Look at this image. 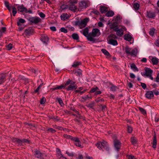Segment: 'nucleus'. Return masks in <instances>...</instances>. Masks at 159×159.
<instances>
[{"instance_id": "obj_1", "label": "nucleus", "mask_w": 159, "mask_h": 159, "mask_svg": "<svg viewBox=\"0 0 159 159\" xmlns=\"http://www.w3.org/2000/svg\"><path fill=\"white\" fill-rule=\"evenodd\" d=\"M125 50L128 56H130L132 57H136L137 56L138 50L136 48L132 49L128 46H126L125 47Z\"/></svg>"}, {"instance_id": "obj_2", "label": "nucleus", "mask_w": 159, "mask_h": 159, "mask_svg": "<svg viewBox=\"0 0 159 159\" xmlns=\"http://www.w3.org/2000/svg\"><path fill=\"white\" fill-rule=\"evenodd\" d=\"M96 145L99 149H102L104 148L107 151H109L110 150L107 143L103 140L102 142H98Z\"/></svg>"}, {"instance_id": "obj_3", "label": "nucleus", "mask_w": 159, "mask_h": 159, "mask_svg": "<svg viewBox=\"0 0 159 159\" xmlns=\"http://www.w3.org/2000/svg\"><path fill=\"white\" fill-rule=\"evenodd\" d=\"M83 34L87 37L88 40L93 43L95 42L96 39L94 38H93L91 37L90 33L89 34V30L87 28H85L83 30Z\"/></svg>"}, {"instance_id": "obj_4", "label": "nucleus", "mask_w": 159, "mask_h": 159, "mask_svg": "<svg viewBox=\"0 0 159 159\" xmlns=\"http://www.w3.org/2000/svg\"><path fill=\"white\" fill-rule=\"evenodd\" d=\"M152 70H151L150 68H146L145 70V72L144 73L141 72V74L143 76H146L149 77L151 80H153V78L152 76Z\"/></svg>"}, {"instance_id": "obj_5", "label": "nucleus", "mask_w": 159, "mask_h": 159, "mask_svg": "<svg viewBox=\"0 0 159 159\" xmlns=\"http://www.w3.org/2000/svg\"><path fill=\"white\" fill-rule=\"evenodd\" d=\"M126 30V28L124 26H122L120 29L116 28L115 29L114 31L116 32V34L119 37L122 36L124 34V32Z\"/></svg>"}, {"instance_id": "obj_6", "label": "nucleus", "mask_w": 159, "mask_h": 159, "mask_svg": "<svg viewBox=\"0 0 159 159\" xmlns=\"http://www.w3.org/2000/svg\"><path fill=\"white\" fill-rule=\"evenodd\" d=\"M101 34L100 30L97 28L93 29L91 32L90 33L91 37L93 38L95 37H98Z\"/></svg>"}, {"instance_id": "obj_7", "label": "nucleus", "mask_w": 159, "mask_h": 159, "mask_svg": "<svg viewBox=\"0 0 159 159\" xmlns=\"http://www.w3.org/2000/svg\"><path fill=\"white\" fill-rule=\"evenodd\" d=\"M89 6V3L88 2L82 1L79 3V9L81 10L85 9Z\"/></svg>"}, {"instance_id": "obj_8", "label": "nucleus", "mask_w": 159, "mask_h": 159, "mask_svg": "<svg viewBox=\"0 0 159 159\" xmlns=\"http://www.w3.org/2000/svg\"><path fill=\"white\" fill-rule=\"evenodd\" d=\"M29 21L33 23L37 24L40 22L41 19L39 17H31L29 18Z\"/></svg>"}, {"instance_id": "obj_9", "label": "nucleus", "mask_w": 159, "mask_h": 159, "mask_svg": "<svg viewBox=\"0 0 159 159\" xmlns=\"http://www.w3.org/2000/svg\"><path fill=\"white\" fill-rule=\"evenodd\" d=\"M71 140L74 142L75 145L76 146L81 148L83 147V146L81 145L80 140L78 138L73 137Z\"/></svg>"}, {"instance_id": "obj_10", "label": "nucleus", "mask_w": 159, "mask_h": 159, "mask_svg": "<svg viewBox=\"0 0 159 159\" xmlns=\"http://www.w3.org/2000/svg\"><path fill=\"white\" fill-rule=\"evenodd\" d=\"M34 155L36 157L39 159H44V156L46 155L42 153L40 151H36L34 152Z\"/></svg>"}, {"instance_id": "obj_11", "label": "nucleus", "mask_w": 159, "mask_h": 159, "mask_svg": "<svg viewBox=\"0 0 159 159\" xmlns=\"http://www.w3.org/2000/svg\"><path fill=\"white\" fill-rule=\"evenodd\" d=\"M75 83L72 81L69 86L66 88L67 90H70L73 89H75L77 88L75 84Z\"/></svg>"}, {"instance_id": "obj_12", "label": "nucleus", "mask_w": 159, "mask_h": 159, "mask_svg": "<svg viewBox=\"0 0 159 159\" xmlns=\"http://www.w3.org/2000/svg\"><path fill=\"white\" fill-rule=\"evenodd\" d=\"M114 145L115 148L118 151L121 146V143L119 140L116 139L114 140Z\"/></svg>"}, {"instance_id": "obj_13", "label": "nucleus", "mask_w": 159, "mask_h": 159, "mask_svg": "<svg viewBox=\"0 0 159 159\" xmlns=\"http://www.w3.org/2000/svg\"><path fill=\"white\" fill-rule=\"evenodd\" d=\"M69 9L75 12L78 9L77 6L74 4L69 3L68 6Z\"/></svg>"}, {"instance_id": "obj_14", "label": "nucleus", "mask_w": 159, "mask_h": 159, "mask_svg": "<svg viewBox=\"0 0 159 159\" xmlns=\"http://www.w3.org/2000/svg\"><path fill=\"white\" fill-rule=\"evenodd\" d=\"M149 59L151 60L152 64L154 65H157L159 62V59L156 57H153L150 56L149 57Z\"/></svg>"}, {"instance_id": "obj_15", "label": "nucleus", "mask_w": 159, "mask_h": 159, "mask_svg": "<svg viewBox=\"0 0 159 159\" xmlns=\"http://www.w3.org/2000/svg\"><path fill=\"white\" fill-rule=\"evenodd\" d=\"M89 21V19L86 18L82 20L79 23V25L80 26L82 27H85L86 26L87 23Z\"/></svg>"}, {"instance_id": "obj_16", "label": "nucleus", "mask_w": 159, "mask_h": 159, "mask_svg": "<svg viewBox=\"0 0 159 159\" xmlns=\"http://www.w3.org/2000/svg\"><path fill=\"white\" fill-rule=\"evenodd\" d=\"M152 147L154 149H155L156 148L157 145V137L155 134L153 135V141L152 143Z\"/></svg>"}, {"instance_id": "obj_17", "label": "nucleus", "mask_w": 159, "mask_h": 159, "mask_svg": "<svg viewBox=\"0 0 159 159\" xmlns=\"http://www.w3.org/2000/svg\"><path fill=\"white\" fill-rule=\"evenodd\" d=\"M146 97L148 99H151L153 97V93L152 91H148L145 94Z\"/></svg>"}, {"instance_id": "obj_18", "label": "nucleus", "mask_w": 159, "mask_h": 159, "mask_svg": "<svg viewBox=\"0 0 159 159\" xmlns=\"http://www.w3.org/2000/svg\"><path fill=\"white\" fill-rule=\"evenodd\" d=\"M60 17L61 20H65L69 19V18H70V16L66 13H63L61 15Z\"/></svg>"}, {"instance_id": "obj_19", "label": "nucleus", "mask_w": 159, "mask_h": 159, "mask_svg": "<svg viewBox=\"0 0 159 159\" xmlns=\"http://www.w3.org/2000/svg\"><path fill=\"white\" fill-rule=\"evenodd\" d=\"M26 8L23 5L19 6L17 7L18 11L21 12H25Z\"/></svg>"}, {"instance_id": "obj_20", "label": "nucleus", "mask_w": 159, "mask_h": 159, "mask_svg": "<svg viewBox=\"0 0 159 159\" xmlns=\"http://www.w3.org/2000/svg\"><path fill=\"white\" fill-rule=\"evenodd\" d=\"M41 40L43 43L47 44L49 41V38L47 36L44 35L41 36Z\"/></svg>"}, {"instance_id": "obj_21", "label": "nucleus", "mask_w": 159, "mask_h": 159, "mask_svg": "<svg viewBox=\"0 0 159 159\" xmlns=\"http://www.w3.org/2000/svg\"><path fill=\"white\" fill-rule=\"evenodd\" d=\"M6 77V75L4 74H2L0 75V84L5 81Z\"/></svg>"}, {"instance_id": "obj_22", "label": "nucleus", "mask_w": 159, "mask_h": 159, "mask_svg": "<svg viewBox=\"0 0 159 159\" xmlns=\"http://www.w3.org/2000/svg\"><path fill=\"white\" fill-rule=\"evenodd\" d=\"M108 43L114 46L117 45L118 43L116 40L112 39H110Z\"/></svg>"}, {"instance_id": "obj_23", "label": "nucleus", "mask_w": 159, "mask_h": 159, "mask_svg": "<svg viewBox=\"0 0 159 159\" xmlns=\"http://www.w3.org/2000/svg\"><path fill=\"white\" fill-rule=\"evenodd\" d=\"M113 20L115 21V23H118L121 21V17L120 15H118L116 16L113 17Z\"/></svg>"}, {"instance_id": "obj_24", "label": "nucleus", "mask_w": 159, "mask_h": 159, "mask_svg": "<svg viewBox=\"0 0 159 159\" xmlns=\"http://www.w3.org/2000/svg\"><path fill=\"white\" fill-rule=\"evenodd\" d=\"M100 10L101 13L103 14L107 12L108 9L107 7L104 6H102L100 7Z\"/></svg>"}, {"instance_id": "obj_25", "label": "nucleus", "mask_w": 159, "mask_h": 159, "mask_svg": "<svg viewBox=\"0 0 159 159\" xmlns=\"http://www.w3.org/2000/svg\"><path fill=\"white\" fill-rule=\"evenodd\" d=\"M33 29L32 28H29L25 30V32L26 35H28L31 34L33 32Z\"/></svg>"}, {"instance_id": "obj_26", "label": "nucleus", "mask_w": 159, "mask_h": 159, "mask_svg": "<svg viewBox=\"0 0 159 159\" xmlns=\"http://www.w3.org/2000/svg\"><path fill=\"white\" fill-rule=\"evenodd\" d=\"M124 39L129 41H131L132 39V37L129 34H126L124 36Z\"/></svg>"}, {"instance_id": "obj_27", "label": "nucleus", "mask_w": 159, "mask_h": 159, "mask_svg": "<svg viewBox=\"0 0 159 159\" xmlns=\"http://www.w3.org/2000/svg\"><path fill=\"white\" fill-rule=\"evenodd\" d=\"M133 6L135 10L137 11L139 10L140 7V5L139 2L134 3L133 4Z\"/></svg>"}, {"instance_id": "obj_28", "label": "nucleus", "mask_w": 159, "mask_h": 159, "mask_svg": "<svg viewBox=\"0 0 159 159\" xmlns=\"http://www.w3.org/2000/svg\"><path fill=\"white\" fill-rule=\"evenodd\" d=\"M56 152L57 153V156L58 157L60 158L62 157L63 155L61 154V151L59 149L57 148L56 149Z\"/></svg>"}, {"instance_id": "obj_29", "label": "nucleus", "mask_w": 159, "mask_h": 159, "mask_svg": "<svg viewBox=\"0 0 159 159\" xmlns=\"http://www.w3.org/2000/svg\"><path fill=\"white\" fill-rule=\"evenodd\" d=\"M114 15V12L112 11H110L107 12L106 16L108 17H112Z\"/></svg>"}, {"instance_id": "obj_30", "label": "nucleus", "mask_w": 159, "mask_h": 159, "mask_svg": "<svg viewBox=\"0 0 159 159\" xmlns=\"http://www.w3.org/2000/svg\"><path fill=\"white\" fill-rule=\"evenodd\" d=\"M147 16L149 18H152L154 17L155 15L154 12L150 11L148 12Z\"/></svg>"}, {"instance_id": "obj_31", "label": "nucleus", "mask_w": 159, "mask_h": 159, "mask_svg": "<svg viewBox=\"0 0 159 159\" xmlns=\"http://www.w3.org/2000/svg\"><path fill=\"white\" fill-rule=\"evenodd\" d=\"M130 67L134 71H138V69L134 64H132L130 65Z\"/></svg>"}, {"instance_id": "obj_32", "label": "nucleus", "mask_w": 159, "mask_h": 159, "mask_svg": "<svg viewBox=\"0 0 159 159\" xmlns=\"http://www.w3.org/2000/svg\"><path fill=\"white\" fill-rule=\"evenodd\" d=\"M25 22V20L23 19L20 18L19 20V21L17 22V25L18 26L21 25V24H23Z\"/></svg>"}, {"instance_id": "obj_33", "label": "nucleus", "mask_w": 159, "mask_h": 159, "mask_svg": "<svg viewBox=\"0 0 159 159\" xmlns=\"http://www.w3.org/2000/svg\"><path fill=\"white\" fill-rule=\"evenodd\" d=\"M131 142L133 144L135 145L137 143V139L135 138H132L131 139Z\"/></svg>"}, {"instance_id": "obj_34", "label": "nucleus", "mask_w": 159, "mask_h": 159, "mask_svg": "<svg viewBox=\"0 0 159 159\" xmlns=\"http://www.w3.org/2000/svg\"><path fill=\"white\" fill-rule=\"evenodd\" d=\"M65 88V86H57L56 87H55L53 88H52V90L54 91L55 90H56L59 89H64Z\"/></svg>"}, {"instance_id": "obj_35", "label": "nucleus", "mask_w": 159, "mask_h": 159, "mask_svg": "<svg viewBox=\"0 0 159 159\" xmlns=\"http://www.w3.org/2000/svg\"><path fill=\"white\" fill-rule=\"evenodd\" d=\"M81 64V63L80 62L75 61L74 62L72 65V66L74 67H76L78 66H79Z\"/></svg>"}, {"instance_id": "obj_36", "label": "nucleus", "mask_w": 159, "mask_h": 159, "mask_svg": "<svg viewBox=\"0 0 159 159\" xmlns=\"http://www.w3.org/2000/svg\"><path fill=\"white\" fill-rule=\"evenodd\" d=\"M72 36L74 39L78 40L79 38L78 35L76 34H72Z\"/></svg>"}, {"instance_id": "obj_37", "label": "nucleus", "mask_w": 159, "mask_h": 159, "mask_svg": "<svg viewBox=\"0 0 159 159\" xmlns=\"http://www.w3.org/2000/svg\"><path fill=\"white\" fill-rule=\"evenodd\" d=\"M139 109L143 114L145 115L146 114V112L145 110L140 107H139Z\"/></svg>"}, {"instance_id": "obj_38", "label": "nucleus", "mask_w": 159, "mask_h": 159, "mask_svg": "<svg viewBox=\"0 0 159 159\" xmlns=\"http://www.w3.org/2000/svg\"><path fill=\"white\" fill-rule=\"evenodd\" d=\"M155 29L153 28H152L151 29L150 31H149V34L151 36H153L154 33H155Z\"/></svg>"}, {"instance_id": "obj_39", "label": "nucleus", "mask_w": 159, "mask_h": 159, "mask_svg": "<svg viewBox=\"0 0 159 159\" xmlns=\"http://www.w3.org/2000/svg\"><path fill=\"white\" fill-rule=\"evenodd\" d=\"M101 51L102 52L104 53L105 55L108 56L110 55L109 53L105 49H102L101 50Z\"/></svg>"}, {"instance_id": "obj_40", "label": "nucleus", "mask_w": 159, "mask_h": 159, "mask_svg": "<svg viewBox=\"0 0 159 159\" xmlns=\"http://www.w3.org/2000/svg\"><path fill=\"white\" fill-rule=\"evenodd\" d=\"M12 13L13 15L14 16H15L16 15V14L17 13V10L14 7H12Z\"/></svg>"}, {"instance_id": "obj_41", "label": "nucleus", "mask_w": 159, "mask_h": 159, "mask_svg": "<svg viewBox=\"0 0 159 159\" xmlns=\"http://www.w3.org/2000/svg\"><path fill=\"white\" fill-rule=\"evenodd\" d=\"M12 44L11 43H9L6 46V47L8 50H10L12 48Z\"/></svg>"}, {"instance_id": "obj_42", "label": "nucleus", "mask_w": 159, "mask_h": 159, "mask_svg": "<svg viewBox=\"0 0 159 159\" xmlns=\"http://www.w3.org/2000/svg\"><path fill=\"white\" fill-rule=\"evenodd\" d=\"M57 101L61 106H64V104L63 101L61 98H58L57 99Z\"/></svg>"}, {"instance_id": "obj_43", "label": "nucleus", "mask_w": 159, "mask_h": 159, "mask_svg": "<svg viewBox=\"0 0 159 159\" xmlns=\"http://www.w3.org/2000/svg\"><path fill=\"white\" fill-rule=\"evenodd\" d=\"M46 102V98L44 97H43L40 100V103L41 104H44Z\"/></svg>"}, {"instance_id": "obj_44", "label": "nucleus", "mask_w": 159, "mask_h": 159, "mask_svg": "<svg viewBox=\"0 0 159 159\" xmlns=\"http://www.w3.org/2000/svg\"><path fill=\"white\" fill-rule=\"evenodd\" d=\"M98 88L96 87L94 88H93L91 89L90 92L91 93H93L94 92H96L98 89Z\"/></svg>"}, {"instance_id": "obj_45", "label": "nucleus", "mask_w": 159, "mask_h": 159, "mask_svg": "<svg viewBox=\"0 0 159 159\" xmlns=\"http://www.w3.org/2000/svg\"><path fill=\"white\" fill-rule=\"evenodd\" d=\"M43 85V84H41L35 90V93H37L39 92L40 89L41 87Z\"/></svg>"}, {"instance_id": "obj_46", "label": "nucleus", "mask_w": 159, "mask_h": 159, "mask_svg": "<svg viewBox=\"0 0 159 159\" xmlns=\"http://www.w3.org/2000/svg\"><path fill=\"white\" fill-rule=\"evenodd\" d=\"M39 16L42 18L43 19L45 17V15L42 12H39Z\"/></svg>"}, {"instance_id": "obj_47", "label": "nucleus", "mask_w": 159, "mask_h": 159, "mask_svg": "<svg viewBox=\"0 0 159 159\" xmlns=\"http://www.w3.org/2000/svg\"><path fill=\"white\" fill-rule=\"evenodd\" d=\"M15 141H16L17 143H18L20 145H21L23 143L22 140H20L18 139H16Z\"/></svg>"}, {"instance_id": "obj_48", "label": "nucleus", "mask_w": 159, "mask_h": 159, "mask_svg": "<svg viewBox=\"0 0 159 159\" xmlns=\"http://www.w3.org/2000/svg\"><path fill=\"white\" fill-rule=\"evenodd\" d=\"M64 137L69 139H70L71 140H72V138H73V137L70 136V135H68L66 134H64Z\"/></svg>"}, {"instance_id": "obj_49", "label": "nucleus", "mask_w": 159, "mask_h": 159, "mask_svg": "<svg viewBox=\"0 0 159 159\" xmlns=\"http://www.w3.org/2000/svg\"><path fill=\"white\" fill-rule=\"evenodd\" d=\"M128 159H136L135 157L132 155H129L127 156Z\"/></svg>"}, {"instance_id": "obj_50", "label": "nucleus", "mask_w": 159, "mask_h": 159, "mask_svg": "<svg viewBox=\"0 0 159 159\" xmlns=\"http://www.w3.org/2000/svg\"><path fill=\"white\" fill-rule=\"evenodd\" d=\"M60 31L61 32H64L65 33H67V30L64 27L61 28L60 29Z\"/></svg>"}, {"instance_id": "obj_51", "label": "nucleus", "mask_w": 159, "mask_h": 159, "mask_svg": "<svg viewBox=\"0 0 159 159\" xmlns=\"http://www.w3.org/2000/svg\"><path fill=\"white\" fill-rule=\"evenodd\" d=\"M94 105V102H93L89 104L88 106V107H89L90 108L93 109V107Z\"/></svg>"}, {"instance_id": "obj_52", "label": "nucleus", "mask_w": 159, "mask_h": 159, "mask_svg": "<svg viewBox=\"0 0 159 159\" xmlns=\"http://www.w3.org/2000/svg\"><path fill=\"white\" fill-rule=\"evenodd\" d=\"M47 130L50 132L52 133H54L56 132V131L55 129H53L52 128H48Z\"/></svg>"}, {"instance_id": "obj_53", "label": "nucleus", "mask_w": 159, "mask_h": 159, "mask_svg": "<svg viewBox=\"0 0 159 159\" xmlns=\"http://www.w3.org/2000/svg\"><path fill=\"white\" fill-rule=\"evenodd\" d=\"M117 89V87L115 86H112L111 88V90L112 91H115Z\"/></svg>"}, {"instance_id": "obj_54", "label": "nucleus", "mask_w": 159, "mask_h": 159, "mask_svg": "<svg viewBox=\"0 0 159 159\" xmlns=\"http://www.w3.org/2000/svg\"><path fill=\"white\" fill-rule=\"evenodd\" d=\"M78 0H70L69 3L76 4Z\"/></svg>"}, {"instance_id": "obj_55", "label": "nucleus", "mask_w": 159, "mask_h": 159, "mask_svg": "<svg viewBox=\"0 0 159 159\" xmlns=\"http://www.w3.org/2000/svg\"><path fill=\"white\" fill-rule=\"evenodd\" d=\"M127 129L128 132L129 133H131L132 131V128L130 126H128Z\"/></svg>"}, {"instance_id": "obj_56", "label": "nucleus", "mask_w": 159, "mask_h": 159, "mask_svg": "<svg viewBox=\"0 0 159 159\" xmlns=\"http://www.w3.org/2000/svg\"><path fill=\"white\" fill-rule=\"evenodd\" d=\"M110 39H112L113 38L116 39L117 38L116 36L115 35L113 34H111L110 35Z\"/></svg>"}, {"instance_id": "obj_57", "label": "nucleus", "mask_w": 159, "mask_h": 159, "mask_svg": "<svg viewBox=\"0 0 159 159\" xmlns=\"http://www.w3.org/2000/svg\"><path fill=\"white\" fill-rule=\"evenodd\" d=\"M25 12V13H29L30 14L33 13L32 11L30 9L29 10H28L27 8H26V10Z\"/></svg>"}, {"instance_id": "obj_58", "label": "nucleus", "mask_w": 159, "mask_h": 159, "mask_svg": "<svg viewBox=\"0 0 159 159\" xmlns=\"http://www.w3.org/2000/svg\"><path fill=\"white\" fill-rule=\"evenodd\" d=\"M66 153L67 154L68 156L70 157H72L74 155V154L72 153H70L68 151H66Z\"/></svg>"}, {"instance_id": "obj_59", "label": "nucleus", "mask_w": 159, "mask_h": 159, "mask_svg": "<svg viewBox=\"0 0 159 159\" xmlns=\"http://www.w3.org/2000/svg\"><path fill=\"white\" fill-rule=\"evenodd\" d=\"M72 81H71L70 80H68V81L66 83L65 85H64V86H65V87L66 86L68 85L69 84H70V83Z\"/></svg>"}, {"instance_id": "obj_60", "label": "nucleus", "mask_w": 159, "mask_h": 159, "mask_svg": "<svg viewBox=\"0 0 159 159\" xmlns=\"http://www.w3.org/2000/svg\"><path fill=\"white\" fill-rule=\"evenodd\" d=\"M50 29L52 31H56V29L55 26H52L50 27Z\"/></svg>"}, {"instance_id": "obj_61", "label": "nucleus", "mask_w": 159, "mask_h": 159, "mask_svg": "<svg viewBox=\"0 0 159 159\" xmlns=\"http://www.w3.org/2000/svg\"><path fill=\"white\" fill-rule=\"evenodd\" d=\"M22 140L23 143H29V140L26 139H23Z\"/></svg>"}, {"instance_id": "obj_62", "label": "nucleus", "mask_w": 159, "mask_h": 159, "mask_svg": "<svg viewBox=\"0 0 159 159\" xmlns=\"http://www.w3.org/2000/svg\"><path fill=\"white\" fill-rule=\"evenodd\" d=\"M141 61L142 62H146L147 61V59L146 58H143L141 60Z\"/></svg>"}, {"instance_id": "obj_63", "label": "nucleus", "mask_w": 159, "mask_h": 159, "mask_svg": "<svg viewBox=\"0 0 159 159\" xmlns=\"http://www.w3.org/2000/svg\"><path fill=\"white\" fill-rule=\"evenodd\" d=\"M141 85L143 89H145L146 87V85L144 83H141Z\"/></svg>"}, {"instance_id": "obj_64", "label": "nucleus", "mask_w": 159, "mask_h": 159, "mask_svg": "<svg viewBox=\"0 0 159 159\" xmlns=\"http://www.w3.org/2000/svg\"><path fill=\"white\" fill-rule=\"evenodd\" d=\"M156 81L157 82H159V74H158L157 76Z\"/></svg>"}]
</instances>
